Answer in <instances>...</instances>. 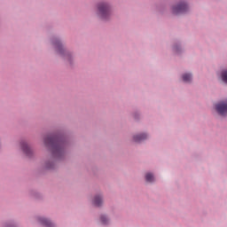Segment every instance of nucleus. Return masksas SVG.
<instances>
[{
    "label": "nucleus",
    "instance_id": "f8f14e48",
    "mask_svg": "<svg viewBox=\"0 0 227 227\" xmlns=\"http://www.w3.org/2000/svg\"><path fill=\"white\" fill-rule=\"evenodd\" d=\"M100 219L103 224H107V217H106V215H102Z\"/></svg>",
    "mask_w": 227,
    "mask_h": 227
},
{
    "label": "nucleus",
    "instance_id": "423d86ee",
    "mask_svg": "<svg viewBox=\"0 0 227 227\" xmlns=\"http://www.w3.org/2000/svg\"><path fill=\"white\" fill-rule=\"evenodd\" d=\"M21 149L26 153V155H30L31 149L29 148V145L26 142L21 143Z\"/></svg>",
    "mask_w": 227,
    "mask_h": 227
},
{
    "label": "nucleus",
    "instance_id": "9d476101",
    "mask_svg": "<svg viewBox=\"0 0 227 227\" xmlns=\"http://www.w3.org/2000/svg\"><path fill=\"white\" fill-rule=\"evenodd\" d=\"M145 180H146V182L152 183L155 180V177L153 176V175L152 173H147L145 175Z\"/></svg>",
    "mask_w": 227,
    "mask_h": 227
},
{
    "label": "nucleus",
    "instance_id": "20e7f679",
    "mask_svg": "<svg viewBox=\"0 0 227 227\" xmlns=\"http://www.w3.org/2000/svg\"><path fill=\"white\" fill-rule=\"evenodd\" d=\"M172 12L175 15H179V13H185L187 12V4L181 3L176 6H174Z\"/></svg>",
    "mask_w": 227,
    "mask_h": 227
},
{
    "label": "nucleus",
    "instance_id": "7ed1b4c3",
    "mask_svg": "<svg viewBox=\"0 0 227 227\" xmlns=\"http://www.w3.org/2000/svg\"><path fill=\"white\" fill-rule=\"evenodd\" d=\"M215 109L221 116H226L227 114V101H223L215 105Z\"/></svg>",
    "mask_w": 227,
    "mask_h": 227
},
{
    "label": "nucleus",
    "instance_id": "f03ea898",
    "mask_svg": "<svg viewBox=\"0 0 227 227\" xmlns=\"http://www.w3.org/2000/svg\"><path fill=\"white\" fill-rule=\"evenodd\" d=\"M98 10L100 17L107 19V15H109V5L107 4H99Z\"/></svg>",
    "mask_w": 227,
    "mask_h": 227
},
{
    "label": "nucleus",
    "instance_id": "0eeeda50",
    "mask_svg": "<svg viewBox=\"0 0 227 227\" xmlns=\"http://www.w3.org/2000/svg\"><path fill=\"white\" fill-rule=\"evenodd\" d=\"M41 223L47 227H52V223L49 221L47 218H39Z\"/></svg>",
    "mask_w": 227,
    "mask_h": 227
},
{
    "label": "nucleus",
    "instance_id": "f257e3e1",
    "mask_svg": "<svg viewBox=\"0 0 227 227\" xmlns=\"http://www.w3.org/2000/svg\"><path fill=\"white\" fill-rule=\"evenodd\" d=\"M47 146H51L53 155H61L63 153V144L57 136H49L44 139Z\"/></svg>",
    "mask_w": 227,
    "mask_h": 227
},
{
    "label": "nucleus",
    "instance_id": "39448f33",
    "mask_svg": "<svg viewBox=\"0 0 227 227\" xmlns=\"http://www.w3.org/2000/svg\"><path fill=\"white\" fill-rule=\"evenodd\" d=\"M148 136L146 134H141V135H137L133 137V139L136 143H141V141H145Z\"/></svg>",
    "mask_w": 227,
    "mask_h": 227
},
{
    "label": "nucleus",
    "instance_id": "6e6552de",
    "mask_svg": "<svg viewBox=\"0 0 227 227\" xmlns=\"http://www.w3.org/2000/svg\"><path fill=\"white\" fill-rule=\"evenodd\" d=\"M93 204L95 205V207H100V205H102V197L96 196L94 198Z\"/></svg>",
    "mask_w": 227,
    "mask_h": 227
},
{
    "label": "nucleus",
    "instance_id": "1a4fd4ad",
    "mask_svg": "<svg viewBox=\"0 0 227 227\" xmlns=\"http://www.w3.org/2000/svg\"><path fill=\"white\" fill-rule=\"evenodd\" d=\"M192 79V75H191V74H184L183 75V81L184 82H191Z\"/></svg>",
    "mask_w": 227,
    "mask_h": 227
},
{
    "label": "nucleus",
    "instance_id": "9b49d317",
    "mask_svg": "<svg viewBox=\"0 0 227 227\" xmlns=\"http://www.w3.org/2000/svg\"><path fill=\"white\" fill-rule=\"evenodd\" d=\"M222 79H223V82L227 83V71H223L222 73Z\"/></svg>",
    "mask_w": 227,
    "mask_h": 227
}]
</instances>
